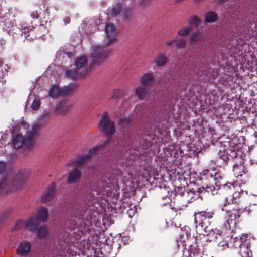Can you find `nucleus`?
Segmentation results:
<instances>
[{
  "label": "nucleus",
  "mask_w": 257,
  "mask_h": 257,
  "mask_svg": "<svg viewBox=\"0 0 257 257\" xmlns=\"http://www.w3.org/2000/svg\"><path fill=\"white\" fill-rule=\"evenodd\" d=\"M105 39L108 41L102 45L94 44L91 48V59L92 63L94 65H99L103 63L105 60L111 55L112 49H105L106 47L111 45L117 40V32L112 24L107 23L105 27Z\"/></svg>",
  "instance_id": "nucleus-1"
},
{
  "label": "nucleus",
  "mask_w": 257,
  "mask_h": 257,
  "mask_svg": "<svg viewBox=\"0 0 257 257\" xmlns=\"http://www.w3.org/2000/svg\"><path fill=\"white\" fill-rule=\"evenodd\" d=\"M218 156V159L222 160L223 164H227L230 160H233V171L236 177L248 175V169L244 165L243 157L235 151L234 147L225 145L219 151Z\"/></svg>",
  "instance_id": "nucleus-2"
},
{
  "label": "nucleus",
  "mask_w": 257,
  "mask_h": 257,
  "mask_svg": "<svg viewBox=\"0 0 257 257\" xmlns=\"http://www.w3.org/2000/svg\"><path fill=\"white\" fill-rule=\"evenodd\" d=\"M27 179V176L22 175L21 173L17 174L15 179L11 182L5 178H2L0 180V195L19 189Z\"/></svg>",
  "instance_id": "nucleus-3"
},
{
  "label": "nucleus",
  "mask_w": 257,
  "mask_h": 257,
  "mask_svg": "<svg viewBox=\"0 0 257 257\" xmlns=\"http://www.w3.org/2000/svg\"><path fill=\"white\" fill-rule=\"evenodd\" d=\"M50 10L47 7H46L43 4L40 6L39 10H36L35 13L33 12V21L37 20L38 18H40V20L43 19L41 22L40 25L37 28L38 31H40V35H36L35 39L41 38L43 41L45 39L43 37L47 33V30L43 25V22L46 23L47 19L49 18L50 16Z\"/></svg>",
  "instance_id": "nucleus-4"
},
{
  "label": "nucleus",
  "mask_w": 257,
  "mask_h": 257,
  "mask_svg": "<svg viewBox=\"0 0 257 257\" xmlns=\"http://www.w3.org/2000/svg\"><path fill=\"white\" fill-rule=\"evenodd\" d=\"M234 240V246L236 248H240L239 253L241 257L252 256L250 248L254 239L250 234H243L240 238L235 237Z\"/></svg>",
  "instance_id": "nucleus-5"
},
{
  "label": "nucleus",
  "mask_w": 257,
  "mask_h": 257,
  "mask_svg": "<svg viewBox=\"0 0 257 257\" xmlns=\"http://www.w3.org/2000/svg\"><path fill=\"white\" fill-rule=\"evenodd\" d=\"M222 189L224 191H229L233 192L231 195L225 197L222 205L223 206H226L227 204H234L238 202L239 197L244 194V191L239 186H235L231 183H227L222 186Z\"/></svg>",
  "instance_id": "nucleus-6"
},
{
  "label": "nucleus",
  "mask_w": 257,
  "mask_h": 257,
  "mask_svg": "<svg viewBox=\"0 0 257 257\" xmlns=\"http://www.w3.org/2000/svg\"><path fill=\"white\" fill-rule=\"evenodd\" d=\"M98 128L107 137L110 138L115 132L114 122L111 121L107 112H104L101 115V119L98 124Z\"/></svg>",
  "instance_id": "nucleus-7"
},
{
  "label": "nucleus",
  "mask_w": 257,
  "mask_h": 257,
  "mask_svg": "<svg viewBox=\"0 0 257 257\" xmlns=\"http://www.w3.org/2000/svg\"><path fill=\"white\" fill-rule=\"evenodd\" d=\"M213 214V213L206 211L195 213L194 226L197 233H201L203 231V228L207 226L206 225L209 223L208 220L212 217Z\"/></svg>",
  "instance_id": "nucleus-8"
},
{
  "label": "nucleus",
  "mask_w": 257,
  "mask_h": 257,
  "mask_svg": "<svg viewBox=\"0 0 257 257\" xmlns=\"http://www.w3.org/2000/svg\"><path fill=\"white\" fill-rule=\"evenodd\" d=\"M12 144L16 149H19L22 146H25L27 149H30L32 146V132L31 131H27L25 138H23L21 134L13 135Z\"/></svg>",
  "instance_id": "nucleus-9"
},
{
  "label": "nucleus",
  "mask_w": 257,
  "mask_h": 257,
  "mask_svg": "<svg viewBox=\"0 0 257 257\" xmlns=\"http://www.w3.org/2000/svg\"><path fill=\"white\" fill-rule=\"evenodd\" d=\"M108 143V141H107L103 144L98 145L90 149L87 154L80 156L75 160V165L77 167H80L84 165L92 155L102 153Z\"/></svg>",
  "instance_id": "nucleus-10"
},
{
  "label": "nucleus",
  "mask_w": 257,
  "mask_h": 257,
  "mask_svg": "<svg viewBox=\"0 0 257 257\" xmlns=\"http://www.w3.org/2000/svg\"><path fill=\"white\" fill-rule=\"evenodd\" d=\"M110 14L112 16L118 17L119 20L123 21L131 17L132 12L130 8H123L122 4L119 2L112 7Z\"/></svg>",
  "instance_id": "nucleus-11"
},
{
  "label": "nucleus",
  "mask_w": 257,
  "mask_h": 257,
  "mask_svg": "<svg viewBox=\"0 0 257 257\" xmlns=\"http://www.w3.org/2000/svg\"><path fill=\"white\" fill-rule=\"evenodd\" d=\"M75 67L79 71L80 76H84L90 71L91 67L88 66V59L85 56H81L75 60Z\"/></svg>",
  "instance_id": "nucleus-12"
},
{
  "label": "nucleus",
  "mask_w": 257,
  "mask_h": 257,
  "mask_svg": "<svg viewBox=\"0 0 257 257\" xmlns=\"http://www.w3.org/2000/svg\"><path fill=\"white\" fill-rule=\"evenodd\" d=\"M243 209L238 207L236 209L226 211L225 217L227 218L226 222L230 227L231 225H233L236 223V219L240 217L241 213L244 212Z\"/></svg>",
  "instance_id": "nucleus-13"
},
{
  "label": "nucleus",
  "mask_w": 257,
  "mask_h": 257,
  "mask_svg": "<svg viewBox=\"0 0 257 257\" xmlns=\"http://www.w3.org/2000/svg\"><path fill=\"white\" fill-rule=\"evenodd\" d=\"M56 185L54 182H52L49 185L46 190H45L41 195V202L46 203L50 201L53 198L56 193Z\"/></svg>",
  "instance_id": "nucleus-14"
},
{
  "label": "nucleus",
  "mask_w": 257,
  "mask_h": 257,
  "mask_svg": "<svg viewBox=\"0 0 257 257\" xmlns=\"http://www.w3.org/2000/svg\"><path fill=\"white\" fill-rule=\"evenodd\" d=\"M25 229L29 231L32 230V217H30L27 220H18L11 231H15L21 229Z\"/></svg>",
  "instance_id": "nucleus-15"
},
{
  "label": "nucleus",
  "mask_w": 257,
  "mask_h": 257,
  "mask_svg": "<svg viewBox=\"0 0 257 257\" xmlns=\"http://www.w3.org/2000/svg\"><path fill=\"white\" fill-rule=\"evenodd\" d=\"M222 232L217 229H212L209 226L203 228V231L199 234H202L204 236H208V241H211L218 238V236H221Z\"/></svg>",
  "instance_id": "nucleus-16"
},
{
  "label": "nucleus",
  "mask_w": 257,
  "mask_h": 257,
  "mask_svg": "<svg viewBox=\"0 0 257 257\" xmlns=\"http://www.w3.org/2000/svg\"><path fill=\"white\" fill-rule=\"evenodd\" d=\"M31 244L28 241L21 242L17 248V254L21 256H26L30 251Z\"/></svg>",
  "instance_id": "nucleus-17"
},
{
  "label": "nucleus",
  "mask_w": 257,
  "mask_h": 257,
  "mask_svg": "<svg viewBox=\"0 0 257 257\" xmlns=\"http://www.w3.org/2000/svg\"><path fill=\"white\" fill-rule=\"evenodd\" d=\"M56 58L61 64L69 62L74 57V54L72 52H66L65 51H59L57 52L56 55Z\"/></svg>",
  "instance_id": "nucleus-18"
},
{
  "label": "nucleus",
  "mask_w": 257,
  "mask_h": 257,
  "mask_svg": "<svg viewBox=\"0 0 257 257\" xmlns=\"http://www.w3.org/2000/svg\"><path fill=\"white\" fill-rule=\"evenodd\" d=\"M203 175L210 180V182H216L217 184H219V180L222 179V177L218 172H210L208 170L202 171ZM215 182H214L215 183Z\"/></svg>",
  "instance_id": "nucleus-19"
},
{
  "label": "nucleus",
  "mask_w": 257,
  "mask_h": 257,
  "mask_svg": "<svg viewBox=\"0 0 257 257\" xmlns=\"http://www.w3.org/2000/svg\"><path fill=\"white\" fill-rule=\"evenodd\" d=\"M47 118L48 116L47 115H44L41 116L39 119L33 124V139L35 136L38 135L39 132V130L44 125Z\"/></svg>",
  "instance_id": "nucleus-20"
},
{
  "label": "nucleus",
  "mask_w": 257,
  "mask_h": 257,
  "mask_svg": "<svg viewBox=\"0 0 257 257\" xmlns=\"http://www.w3.org/2000/svg\"><path fill=\"white\" fill-rule=\"evenodd\" d=\"M76 83H71L67 86L61 88L62 96H67L71 95L78 88Z\"/></svg>",
  "instance_id": "nucleus-21"
},
{
  "label": "nucleus",
  "mask_w": 257,
  "mask_h": 257,
  "mask_svg": "<svg viewBox=\"0 0 257 257\" xmlns=\"http://www.w3.org/2000/svg\"><path fill=\"white\" fill-rule=\"evenodd\" d=\"M81 175V171L78 169H74L72 170L68 177V181L69 183H76L80 179Z\"/></svg>",
  "instance_id": "nucleus-22"
},
{
  "label": "nucleus",
  "mask_w": 257,
  "mask_h": 257,
  "mask_svg": "<svg viewBox=\"0 0 257 257\" xmlns=\"http://www.w3.org/2000/svg\"><path fill=\"white\" fill-rule=\"evenodd\" d=\"M154 75L151 73H147L142 76L140 81L145 86H149L154 82Z\"/></svg>",
  "instance_id": "nucleus-23"
},
{
  "label": "nucleus",
  "mask_w": 257,
  "mask_h": 257,
  "mask_svg": "<svg viewBox=\"0 0 257 257\" xmlns=\"http://www.w3.org/2000/svg\"><path fill=\"white\" fill-rule=\"evenodd\" d=\"M37 219L38 221L43 222L47 220L48 217V211L46 208L41 207L38 209L37 211Z\"/></svg>",
  "instance_id": "nucleus-24"
},
{
  "label": "nucleus",
  "mask_w": 257,
  "mask_h": 257,
  "mask_svg": "<svg viewBox=\"0 0 257 257\" xmlns=\"http://www.w3.org/2000/svg\"><path fill=\"white\" fill-rule=\"evenodd\" d=\"M199 198L201 200L202 199V197L198 193H196L190 190H186L185 198L186 201L192 202Z\"/></svg>",
  "instance_id": "nucleus-25"
},
{
  "label": "nucleus",
  "mask_w": 257,
  "mask_h": 257,
  "mask_svg": "<svg viewBox=\"0 0 257 257\" xmlns=\"http://www.w3.org/2000/svg\"><path fill=\"white\" fill-rule=\"evenodd\" d=\"M61 88L57 85H53L48 90L49 96L53 99H56L62 96Z\"/></svg>",
  "instance_id": "nucleus-26"
},
{
  "label": "nucleus",
  "mask_w": 257,
  "mask_h": 257,
  "mask_svg": "<svg viewBox=\"0 0 257 257\" xmlns=\"http://www.w3.org/2000/svg\"><path fill=\"white\" fill-rule=\"evenodd\" d=\"M66 76L71 79H75L78 78L80 75L79 71L76 67L72 66L70 68L67 69L65 71Z\"/></svg>",
  "instance_id": "nucleus-27"
},
{
  "label": "nucleus",
  "mask_w": 257,
  "mask_h": 257,
  "mask_svg": "<svg viewBox=\"0 0 257 257\" xmlns=\"http://www.w3.org/2000/svg\"><path fill=\"white\" fill-rule=\"evenodd\" d=\"M221 188V184H218L216 182L215 183V185L213 184L207 185L205 187L204 192H207L214 195L216 194L218 190Z\"/></svg>",
  "instance_id": "nucleus-28"
},
{
  "label": "nucleus",
  "mask_w": 257,
  "mask_h": 257,
  "mask_svg": "<svg viewBox=\"0 0 257 257\" xmlns=\"http://www.w3.org/2000/svg\"><path fill=\"white\" fill-rule=\"evenodd\" d=\"M135 94L139 99H143L148 94V90L144 87H138L136 89Z\"/></svg>",
  "instance_id": "nucleus-29"
},
{
  "label": "nucleus",
  "mask_w": 257,
  "mask_h": 257,
  "mask_svg": "<svg viewBox=\"0 0 257 257\" xmlns=\"http://www.w3.org/2000/svg\"><path fill=\"white\" fill-rule=\"evenodd\" d=\"M190 190L196 193H198L199 195L203 193L205 190V187L201 186L198 183L190 182Z\"/></svg>",
  "instance_id": "nucleus-30"
},
{
  "label": "nucleus",
  "mask_w": 257,
  "mask_h": 257,
  "mask_svg": "<svg viewBox=\"0 0 257 257\" xmlns=\"http://www.w3.org/2000/svg\"><path fill=\"white\" fill-rule=\"evenodd\" d=\"M155 61L157 66L162 67L166 63L167 57L163 54L160 53L156 57Z\"/></svg>",
  "instance_id": "nucleus-31"
},
{
  "label": "nucleus",
  "mask_w": 257,
  "mask_h": 257,
  "mask_svg": "<svg viewBox=\"0 0 257 257\" xmlns=\"http://www.w3.org/2000/svg\"><path fill=\"white\" fill-rule=\"evenodd\" d=\"M217 15L212 12L209 11L205 14V21L208 23H213L218 20Z\"/></svg>",
  "instance_id": "nucleus-32"
},
{
  "label": "nucleus",
  "mask_w": 257,
  "mask_h": 257,
  "mask_svg": "<svg viewBox=\"0 0 257 257\" xmlns=\"http://www.w3.org/2000/svg\"><path fill=\"white\" fill-rule=\"evenodd\" d=\"M201 250L197 246H192L189 251L190 257H201Z\"/></svg>",
  "instance_id": "nucleus-33"
},
{
  "label": "nucleus",
  "mask_w": 257,
  "mask_h": 257,
  "mask_svg": "<svg viewBox=\"0 0 257 257\" xmlns=\"http://www.w3.org/2000/svg\"><path fill=\"white\" fill-rule=\"evenodd\" d=\"M200 22V19L196 15L192 16L188 21L189 26H191L192 28L193 26H198Z\"/></svg>",
  "instance_id": "nucleus-34"
},
{
  "label": "nucleus",
  "mask_w": 257,
  "mask_h": 257,
  "mask_svg": "<svg viewBox=\"0 0 257 257\" xmlns=\"http://www.w3.org/2000/svg\"><path fill=\"white\" fill-rule=\"evenodd\" d=\"M191 26L183 27L181 29L178 31L177 34L180 36H187L192 30Z\"/></svg>",
  "instance_id": "nucleus-35"
},
{
  "label": "nucleus",
  "mask_w": 257,
  "mask_h": 257,
  "mask_svg": "<svg viewBox=\"0 0 257 257\" xmlns=\"http://www.w3.org/2000/svg\"><path fill=\"white\" fill-rule=\"evenodd\" d=\"M38 236L40 238H43L47 236L49 231L47 228L45 227H40L37 229Z\"/></svg>",
  "instance_id": "nucleus-36"
},
{
  "label": "nucleus",
  "mask_w": 257,
  "mask_h": 257,
  "mask_svg": "<svg viewBox=\"0 0 257 257\" xmlns=\"http://www.w3.org/2000/svg\"><path fill=\"white\" fill-rule=\"evenodd\" d=\"M30 31L29 30V28L27 27H25L23 29L22 31V36H24L25 40L24 41L31 42L32 40V38L30 36Z\"/></svg>",
  "instance_id": "nucleus-37"
},
{
  "label": "nucleus",
  "mask_w": 257,
  "mask_h": 257,
  "mask_svg": "<svg viewBox=\"0 0 257 257\" xmlns=\"http://www.w3.org/2000/svg\"><path fill=\"white\" fill-rule=\"evenodd\" d=\"M175 194L176 195H179L181 197H184L185 198V193L186 190L184 187H177L175 189Z\"/></svg>",
  "instance_id": "nucleus-38"
},
{
  "label": "nucleus",
  "mask_w": 257,
  "mask_h": 257,
  "mask_svg": "<svg viewBox=\"0 0 257 257\" xmlns=\"http://www.w3.org/2000/svg\"><path fill=\"white\" fill-rule=\"evenodd\" d=\"M186 40L184 38H180L178 40L176 44V48H182L185 47L186 45Z\"/></svg>",
  "instance_id": "nucleus-39"
},
{
  "label": "nucleus",
  "mask_w": 257,
  "mask_h": 257,
  "mask_svg": "<svg viewBox=\"0 0 257 257\" xmlns=\"http://www.w3.org/2000/svg\"><path fill=\"white\" fill-rule=\"evenodd\" d=\"M131 122V119L128 117H123L119 121V124L120 126L126 127Z\"/></svg>",
  "instance_id": "nucleus-40"
},
{
  "label": "nucleus",
  "mask_w": 257,
  "mask_h": 257,
  "mask_svg": "<svg viewBox=\"0 0 257 257\" xmlns=\"http://www.w3.org/2000/svg\"><path fill=\"white\" fill-rule=\"evenodd\" d=\"M7 66L4 64L3 62L0 59V78H2L6 72Z\"/></svg>",
  "instance_id": "nucleus-41"
},
{
  "label": "nucleus",
  "mask_w": 257,
  "mask_h": 257,
  "mask_svg": "<svg viewBox=\"0 0 257 257\" xmlns=\"http://www.w3.org/2000/svg\"><path fill=\"white\" fill-rule=\"evenodd\" d=\"M123 94L124 93L123 91L121 90H115L113 93L111 98L114 99L119 98L123 95Z\"/></svg>",
  "instance_id": "nucleus-42"
},
{
  "label": "nucleus",
  "mask_w": 257,
  "mask_h": 257,
  "mask_svg": "<svg viewBox=\"0 0 257 257\" xmlns=\"http://www.w3.org/2000/svg\"><path fill=\"white\" fill-rule=\"evenodd\" d=\"M201 37L198 33H193L190 36V40L191 43L194 42L200 39Z\"/></svg>",
  "instance_id": "nucleus-43"
},
{
  "label": "nucleus",
  "mask_w": 257,
  "mask_h": 257,
  "mask_svg": "<svg viewBox=\"0 0 257 257\" xmlns=\"http://www.w3.org/2000/svg\"><path fill=\"white\" fill-rule=\"evenodd\" d=\"M161 199L165 200L164 202H160V204L162 206H165V205H167V204H169L170 201V199L167 195L161 197Z\"/></svg>",
  "instance_id": "nucleus-44"
},
{
  "label": "nucleus",
  "mask_w": 257,
  "mask_h": 257,
  "mask_svg": "<svg viewBox=\"0 0 257 257\" xmlns=\"http://www.w3.org/2000/svg\"><path fill=\"white\" fill-rule=\"evenodd\" d=\"M40 107V99H35L33 100V110H37Z\"/></svg>",
  "instance_id": "nucleus-45"
},
{
  "label": "nucleus",
  "mask_w": 257,
  "mask_h": 257,
  "mask_svg": "<svg viewBox=\"0 0 257 257\" xmlns=\"http://www.w3.org/2000/svg\"><path fill=\"white\" fill-rule=\"evenodd\" d=\"M64 107V106L63 104L60 103L57 107V108L56 109V111L57 112H59V113H60L62 114L65 113L67 111L68 109H67V110H62L61 109L62 108H63Z\"/></svg>",
  "instance_id": "nucleus-46"
},
{
  "label": "nucleus",
  "mask_w": 257,
  "mask_h": 257,
  "mask_svg": "<svg viewBox=\"0 0 257 257\" xmlns=\"http://www.w3.org/2000/svg\"><path fill=\"white\" fill-rule=\"evenodd\" d=\"M134 208H135L134 209H130L127 211V214L130 217H132L135 214V213L136 212V206H134Z\"/></svg>",
  "instance_id": "nucleus-47"
},
{
  "label": "nucleus",
  "mask_w": 257,
  "mask_h": 257,
  "mask_svg": "<svg viewBox=\"0 0 257 257\" xmlns=\"http://www.w3.org/2000/svg\"><path fill=\"white\" fill-rule=\"evenodd\" d=\"M6 167L5 163L0 161V174H2L3 172L4 171Z\"/></svg>",
  "instance_id": "nucleus-48"
},
{
  "label": "nucleus",
  "mask_w": 257,
  "mask_h": 257,
  "mask_svg": "<svg viewBox=\"0 0 257 257\" xmlns=\"http://www.w3.org/2000/svg\"><path fill=\"white\" fill-rule=\"evenodd\" d=\"M63 21L64 22V25H66L70 23V18L68 16H65L63 18Z\"/></svg>",
  "instance_id": "nucleus-49"
},
{
  "label": "nucleus",
  "mask_w": 257,
  "mask_h": 257,
  "mask_svg": "<svg viewBox=\"0 0 257 257\" xmlns=\"http://www.w3.org/2000/svg\"><path fill=\"white\" fill-rule=\"evenodd\" d=\"M177 37L173 40H171L166 42V44L168 46H170L173 45V44L177 40Z\"/></svg>",
  "instance_id": "nucleus-50"
},
{
  "label": "nucleus",
  "mask_w": 257,
  "mask_h": 257,
  "mask_svg": "<svg viewBox=\"0 0 257 257\" xmlns=\"http://www.w3.org/2000/svg\"><path fill=\"white\" fill-rule=\"evenodd\" d=\"M8 217V216L6 215H2L0 216V227L1 226L2 224H3L4 220Z\"/></svg>",
  "instance_id": "nucleus-51"
},
{
  "label": "nucleus",
  "mask_w": 257,
  "mask_h": 257,
  "mask_svg": "<svg viewBox=\"0 0 257 257\" xmlns=\"http://www.w3.org/2000/svg\"><path fill=\"white\" fill-rule=\"evenodd\" d=\"M150 0H139V4L140 6H144Z\"/></svg>",
  "instance_id": "nucleus-52"
},
{
  "label": "nucleus",
  "mask_w": 257,
  "mask_h": 257,
  "mask_svg": "<svg viewBox=\"0 0 257 257\" xmlns=\"http://www.w3.org/2000/svg\"><path fill=\"white\" fill-rule=\"evenodd\" d=\"M6 18L5 16H0V22L2 23H4L6 22Z\"/></svg>",
  "instance_id": "nucleus-53"
},
{
  "label": "nucleus",
  "mask_w": 257,
  "mask_h": 257,
  "mask_svg": "<svg viewBox=\"0 0 257 257\" xmlns=\"http://www.w3.org/2000/svg\"><path fill=\"white\" fill-rule=\"evenodd\" d=\"M22 125L23 126V127L25 128H27L28 127V125H27V124L24 122H22Z\"/></svg>",
  "instance_id": "nucleus-54"
},
{
  "label": "nucleus",
  "mask_w": 257,
  "mask_h": 257,
  "mask_svg": "<svg viewBox=\"0 0 257 257\" xmlns=\"http://www.w3.org/2000/svg\"><path fill=\"white\" fill-rule=\"evenodd\" d=\"M0 43H1V44L2 45L5 44V40L2 39V40H0Z\"/></svg>",
  "instance_id": "nucleus-55"
},
{
  "label": "nucleus",
  "mask_w": 257,
  "mask_h": 257,
  "mask_svg": "<svg viewBox=\"0 0 257 257\" xmlns=\"http://www.w3.org/2000/svg\"><path fill=\"white\" fill-rule=\"evenodd\" d=\"M29 103V100H27V101L26 102V104L25 106V110H26L27 109V105H28V103Z\"/></svg>",
  "instance_id": "nucleus-56"
},
{
  "label": "nucleus",
  "mask_w": 257,
  "mask_h": 257,
  "mask_svg": "<svg viewBox=\"0 0 257 257\" xmlns=\"http://www.w3.org/2000/svg\"><path fill=\"white\" fill-rule=\"evenodd\" d=\"M98 26L96 25V26H94V32L96 30H98Z\"/></svg>",
  "instance_id": "nucleus-57"
},
{
  "label": "nucleus",
  "mask_w": 257,
  "mask_h": 257,
  "mask_svg": "<svg viewBox=\"0 0 257 257\" xmlns=\"http://www.w3.org/2000/svg\"><path fill=\"white\" fill-rule=\"evenodd\" d=\"M250 164H255V161H254V160H250Z\"/></svg>",
  "instance_id": "nucleus-58"
},
{
  "label": "nucleus",
  "mask_w": 257,
  "mask_h": 257,
  "mask_svg": "<svg viewBox=\"0 0 257 257\" xmlns=\"http://www.w3.org/2000/svg\"><path fill=\"white\" fill-rule=\"evenodd\" d=\"M35 230V227H34V223H33V232H34Z\"/></svg>",
  "instance_id": "nucleus-59"
},
{
  "label": "nucleus",
  "mask_w": 257,
  "mask_h": 257,
  "mask_svg": "<svg viewBox=\"0 0 257 257\" xmlns=\"http://www.w3.org/2000/svg\"><path fill=\"white\" fill-rule=\"evenodd\" d=\"M30 108H32V104H31L30 105Z\"/></svg>",
  "instance_id": "nucleus-60"
},
{
  "label": "nucleus",
  "mask_w": 257,
  "mask_h": 257,
  "mask_svg": "<svg viewBox=\"0 0 257 257\" xmlns=\"http://www.w3.org/2000/svg\"><path fill=\"white\" fill-rule=\"evenodd\" d=\"M195 1H196V2H198V1H200V0H194Z\"/></svg>",
  "instance_id": "nucleus-61"
}]
</instances>
